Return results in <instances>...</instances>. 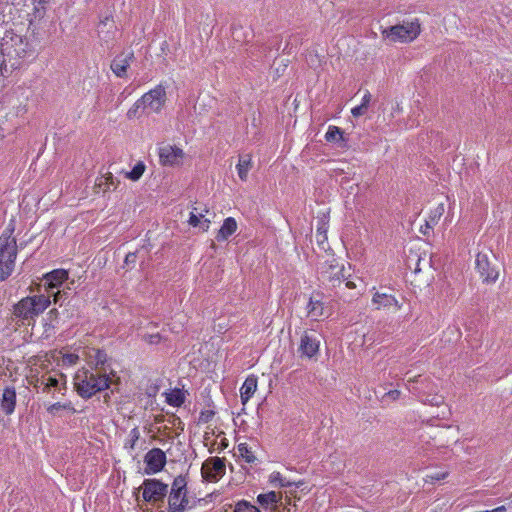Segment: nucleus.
<instances>
[{
  "instance_id": "1",
  "label": "nucleus",
  "mask_w": 512,
  "mask_h": 512,
  "mask_svg": "<svg viewBox=\"0 0 512 512\" xmlns=\"http://www.w3.org/2000/svg\"><path fill=\"white\" fill-rule=\"evenodd\" d=\"M3 63L17 69L21 62L33 55V49L28 39L13 31H6L0 44Z\"/></svg>"
},
{
  "instance_id": "2",
  "label": "nucleus",
  "mask_w": 512,
  "mask_h": 512,
  "mask_svg": "<svg viewBox=\"0 0 512 512\" xmlns=\"http://www.w3.org/2000/svg\"><path fill=\"white\" fill-rule=\"evenodd\" d=\"M51 304L50 296L41 294L27 296L14 305L13 315L16 319L30 324L37 316L43 313Z\"/></svg>"
},
{
  "instance_id": "3",
  "label": "nucleus",
  "mask_w": 512,
  "mask_h": 512,
  "mask_svg": "<svg viewBox=\"0 0 512 512\" xmlns=\"http://www.w3.org/2000/svg\"><path fill=\"white\" fill-rule=\"evenodd\" d=\"M74 386L82 398H91L96 393L108 389L110 379L106 374L99 375L88 370L78 371L74 377Z\"/></svg>"
},
{
  "instance_id": "4",
  "label": "nucleus",
  "mask_w": 512,
  "mask_h": 512,
  "mask_svg": "<svg viewBox=\"0 0 512 512\" xmlns=\"http://www.w3.org/2000/svg\"><path fill=\"white\" fill-rule=\"evenodd\" d=\"M187 494V478L184 475H178L168 490L167 512H185L187 509H191Z\"/></svg>"
},
{
  "instance_id": "5",
  "label": "nucleus",
  "mask_w": 512,
  "mask_h": 512,
  "mask_svg": "<svg viewBox=\"0 0 512 512\" xmlns=\"http://www.w3.org/2000/svg\"><path fill=\"white\" fill-rule=\"evenodd\" d=\"M17 243L9 235L0 236V281L6 280L13 272L17 257Z\"/></svg>"
},
{
  "instance_id": "6",
  "label": "nucleus",
  "mask_w": 512,
  "mask_h": 512,
  "mask_svg": "<svg viewBox=\"0 0 512 512\" xmlns=\"http://www.w3.org/2000/svg\"><path fill=\"white\" fill-rule=\"evenodd\" d=\"M420 23L418 19L403 21L402 24L391 26L383 30L382 35L391 42H410L420 34Z\"/></svg>"
},
{
  "instance_id": "7",
  "label": "nucleus",
  "mask_w": 512,
  "mask_h": 512,
  "mask_svg": "<svg viewBox=\"0 0 512 512\" xmlns=\"http://www.w3.org/2000/svg\"><path fill=\"white\" fill-rule=\"evenodd\" d=\"M145 502L162 505L168 494V485L156 478L145 479L139 488Z\"/></svg>"
},
{
  "instance_id": "8",
  "label": "nucleus",
  "mask_w": 512,
  "mask_h": 512,
  "mask_svg": "<svg viewBox=\"0 0 512 512\" xmlns=\"http://www.w3.org/2000/svg\"><path fill=\"white\" fill-rule=\"evenodd\" d=\"M344 267L335 259L324 262L319 271V280L323 285L329 288H335L341 284L345 276L343 274Z\"/></svg>"
},
{
  "instance_id": "9",
  "label": "nucleus",
  "mask_w": 512,
  "mask_h": 512,
  "mask_svg": "<svg viewBox=\"0 0 512 512\" xmlns=\"http://www.w3.org/2000/svg\"><path fill=\"white\" fill-rule=\"evenodd\" d=\"M476 269L485 283H494L499 276V269L496 264V258L492 255L490 259L486 253H478L476 256Z\"/></svg>"
},
{
  "instance_id": "10",
  "label": "nucleus",
  "mask_w": 512,
  "mask_h": 512,
  "mask_svg": "<svg viewBox=\"0 0 512 512\" xmlns=\"http://www.w3.org/2000/svg\"><path fill=\"white\" fill-rule=\"evenodd\" d=\"M166 102L165 87L157 85L140 98V104L143 105V111L159 113L164 107Z\"/></svg>"
},
{
  "instance_id": "11",
  "label": "nucleus",
  "mask_w": 512,
  "mask_h": 512,
  "mask_svg": "<svg viewBox=\"0 0 512 512\" xmlns=\"http://www.w3.org/2000/svg\"><path fill=\"white\" fill-rule=\"evenodd\" d=\"M225 471V459L219 457L206 459L201 468L202 477L208 482L219 481L225 475Z\"/></svg>"
},
{
  "instance_id": "12",
  "label": "nucleus",
  "mask_w": 512,
  "mask_h": 512,
  "mask_svg": "<svg viewBox=\"0 0 512 512\" xmlns=\"http://www.w3.org/2000/svg\"><path fill=\"white\" fill-rule=\"evenodd\" d=\"M146 475L160 472L166 464V455L160 448H153L144 457Z\"/></svg>"
},
{
  "instance_id": "13",
  "label": "nucleus",
  "mask_w": 512,
  "mask_h": 512,
  "mask_svg": "<svg viewBox=\"0 0 512 512\" xmlns=\"http://www.w3.org/2000/svg\"><path fill=\"white\" fill-rule=\"evenodd\" d=\"M44 380H46L43 388L44 393L51 394L52 397H55V392L65 395L67 391V381L63 373H45Z\"/></svg>"
},
{
  "instance_id": "14",
  "label": "nucleus",
  "mask_w": 512,
  "mask_h": 512,
  "mask_svg": "<svg viewBox=\"0 0 512 512\" xmlns=\"http://www.w3.org/2000/svg\"><path fill=\"white\" fill-rule=\"evenodd\" d=\"M320 340L315 334L304 331L300 338L298 352L300 357L313 358L319 352Z\"/></svg>"
},
{
  "instance_id": "15",
  "label": "nucleus",
  "mask_w": 512,
  "mask_h": 512,
  "mask_svg": "<svg viewBox=\"0 0 512 512\" xmlns=\"http://www.w3.org/2000/svg\"><path fill=\"white\" fill-rule=\"evenodd\" d=\"M97 32L101 44L109 47L117 34V27L113 18L110 16L104 17L98 25Z\"/></svg>"
},
{
  "instance_id": "16",
  "label": "nucleus",
  "mask_w": 512,
  "mask_h": 512,
  "mask_svg": "<svg viewBox=\"0 0 512 512\" xmlns=\"http://www.w3.org/2000/svg\"><path fill=\"white\" fill-rule=\"evenodd\" d=\"M68 279V272L64 269H55L44 276V288L47 295L51 297L54 289L61 286Z\"/></svg>"
},
{
  "instance_id": "17",
  "label": "nucleus",
  "mask_w": 512,
  "mask_h": 512,
  "mask_svg": "<svg viewBox=\"0 0 512 512\" xmlns=\"http://www.w3.org/2000/svg\"><path fill=\"white\" fill-rule=\"evenodd\" d=\"M183 156V150L178 147L164 145L159 148V158L161 164L163 165H178L181 162Z\"/></svg>"
},
{
  "instance_id": "18",
  "label": "nucleus",
  "mask_w": 512,
  "mask_h": 512,
  "mask_svg": "<svg viewBox=\"0 0 512 512\" xmlns=\"http://www.w3.org/2000/svg\"><path fill=\"white\" fill-rule=\"evenodd\" d=\"M134 60V53H120L111 62L112 72L119 78L127 77V69Z\"/></svg>"
},
{
  "instance_id": "19",
  "label": "nucleus",
  "mask_w": 512,
  "mask_h": 512,
  "mask_svg": "<svg viewBox=\"0 0 512 512\" xmlns=\"http://www.w3.org/2000/svg\"><path fill=\"white\" fill-rule=\"evenodd\" d=\"M1 408L6 415H11L16 407V390L14 387H6L0 400Z\"/></svg>"
},
{
  "instance_id": "20",
  "label": "nucleus",
  "mask_w": 512,
  "mask_h": 512,
  "mask_svg": "<svg viewBox=\"0 0 512 512\" xmlns=\"http://www.w3.org/2000/svg\"><path fill=\"white\" fill-rule=\"evenodd\" d=\"M258 504L265 510L281 506V495L275 491L262 493L257 496Z\"/></svg>"
},
{
  "instance_id": "21",
  "label": "nucleus",
  "mask_w": 512,
  "mask_h": 512,
  "mask_svg": "<svg viewBox=\"0 0 512 512\" xmlns=\"http://www.w3.org/2000/svg\"><path fill=\"white\" fill-rule=\"evenodd\" d=\"M372 302L376 305V309L389 308L394 306L396 310L400 309L398 300L393 296L386 293L376 292L372 298Z\"/></svg>"
},
{
  "instance_id": "22",
  "label": "nucleus",
  "mask_w": 512,
  "mask_h": 512,
  "mask_svg": "<svg viewBox=\"0 0 512 512\" xmlns=\"http://www.w3.org/2000/svg\"><path fill=\"white\" fill-rule=\"evenodd\" d=\"M257 389V378L255 376H249L244 381L240 389V397L243 404H246L248 400L253 396Z\"/></svg>"
},
{
  "instance_id": "23",
  "label": "nucleus",
  "mask_w": 512,
  "mask_h": 512,
  "mask_svg": "<svg viewBox=\"0 0 512 512\" xmlns=\"http://www.w3.org/2000/svg\"><path fill=\"white\" fill-rule=\"evenodd\" d=\"M237 230V222L234 218L228 217L224 220L216 236L217 241H225Z\"/></svg>"
},
{
  "instance_id": "24",
  "label": "nucleus",
  "mask_w": 512,
  "mask_h": 512,
  "mask_svg": "<svg viewBox=\"0 0 512 512\" xmlns=\"http://www.w3.org/2000/svg\"><path fill=\"white\" fill-rule=\"evenodd\" d=\"M88 361L90 364H93L98 368L99 366H103L107 361V354L105 351L92 348L87 353Z\"/></svg>"
},
{
  "instance_id": "25",
  "label": "nucleus",
  "mask_w": 512,
  "mask_h": 512,
  "mask_svg": "<svg viewBox=\"0 0 512 512\" xmlns=\"http://www.w3.org/2000/svg\"><path fill=\"white\" fill-rule=\"evenodd\" d=\"M236 168L239 178L242 181H246L248 177V172L251 168V156L249 154L240 156Z\"/></svg>"
},
{
  "instance_id": "26",
  "label": "nucleus",
  "mask_w": 512,
  "mask_h": 512,
  "mask_svg": "<svg viewBox=\"0 0 512 512\" xmlns=\"http://www.w3.org/2000/svg\"><path fill=\"white\" fill-rule=\"evenodd\" d=\"M268 52L264 44H254L246 49V57L255 61L261 60Z\"/></svg>"
},
{
  "instance_id": "27",
  "label": "nucleus",
  "mask_w": 512,
  "mask_h": 512,
  "mask_svg": "<svg viewBox=\"0 0 512 512\" xmlns=\"http://www.w3.org/2000/svg\"><path fill=\"white\" fill-rule=\"evenodd\" d=\"M308 316L313 318L314 320H317L319 317L323 316L324 314V306L323 303L316 300L314 301L312 298L310 299L308 305Z\"/></svg>"
},
{
  "instance_id": "28",
  "label": "nucleus",
  "mask_w": 512,
  "mask_h": 512,
  "mask_svg": "<svg viewBox=\"0 0 512 512\" xmlns=\"http://www.w3.org/2000/svg\"><path fill=\"white\" fill-rule=\"evenodd\" d=\"M232 39L238 43L248 42L249 31L245 30L241 25H232Z\"/></svg>"
},
{
  "instance_id": "29",
  "label": "nucleus",
  "mask_w": 512,
  "mask_h": 512,
  "mask_svg": "<svg viewBox=\"0 0 512 512\" xmlns=\"http://www.w3.org/2000/svg\"><path fill=\"white\" fill-rule=\"evenodd\" d=\"M444 212H445L444 204L443 203L438 204L437 207H435L431 211V213L427 219V227L433 228L438 223V221L440 220V218L442 217Z\"/></svg>"
},
{
  "instance_id": "30",
  "label": "nucleus",
  "mask_w": 512,
  "mask_h": 512,
  "mask_svg": "<svg viewBox=\"0 0 512 512\" xmlns=\"http://www.w3.org/2000/svg\"><path fill=\"white\" fill-rule=\"evenodd\" d=\"M166 401L171 406L180 407L185 402V395L182 390L174 389L167 395Z\"/></svg>"
},
{
  "instance_id": "31",
  "label": "nucleus",
  "mask_w": 512,
  "mask_h": 512,
  "mask_svg": "<svg viewBox=\"0 0 512 512\" xmlns=\"http://www.w3.org/2000/svg\"><path fill=\"white\" fill-rule=\"evenodd\" d=\"M60 410H69L73 413L75 412L70 401L64 403L56 402L47 407V412L52 416H57Z\"/></svg>"
},
{
  "instance_id": "32",
  "label": "nucleus",
  "mask_w": 512,
  "mask_h": 512,
  "mask_svg": "<svg viewBox=\"0 0 512 512\" xmlns=\"http://www.w3.org/2000/svg\"><path fill=\"white\" fill-rule=\"evenodd\" d=\"M325 139L328 142L339 143L344 140L343 131L336 126H329L328 131L325 134Z\"/></svg>"
},
{
  "instance_id": "33",
  "label": "nucleus",
  "mask_w": 512,
  "mask_h": 512,
  "mask_svg": "<svg viewBox=\"0 0 512 512\" xmlns=\"http://www.w3.org/2000/svg\"><path fill=\"white\" fill-rule=\"evenodd\" d=\"M238 452L239 455L249 464H253L257 461L256 456L246 443H241L238 445Z\"/></svg>"
},
{
  "instance_id": "34",
  "label": "nucleus",
  "mask_w": 512,
  "mask_h": 512,
  "mask_svg": "<svg viewBox=\"0 0 512 512\" xmlns=\"http://www.w3.org/2000/svg\"><path fill=\"white\" fill-rule=\"evenodd\" d=\"M145 171V165L143 162H138L133 169L126 174L127 178L137 181L141 178Z\"/></svg>"
},
{
  "instance_id": "35",
  "label": "nucleus",
  "mask_w": 512,
  "mask_h": 512,
  "mask_svg": "<svg viewBox=\"0 0 512 512\" xmlns=\"http://www.w3.org/2000/svg\"><path fill=\"white\" fill-rule=\"evenodd\" d=\"M269 481L270 483L279 485L281 487H289L293 485L292 482L287 481L284 477H282L281 473L279 472L271 473L269 476Z\"/></svg>"
},
{
  "instance_id": "36",
  "label": "nucleus",
  "mask_w": 512,
  "mask_h": 512,
  "mask_svg": "<svg viewBox=\"0 0 512 512\" xmlns=\"http://www.w3.org/2000/svg\"><path fill=\"white\" fill-rule=\"evenodd\" d=\"M27 381L29 385L33 386V388L41 389L43 391L46 380H44V374L41 376L37 374H31L30 376L27 377Z\"/></svg>"
},
{
  "instance_id": "37",
  "label": "nucleus",
  "mask_w": 512,
  "mask_h": 512,
  "mask_svg": "<svg viewBox=\"0 0 512 512\" xmlns=\"http://www.w3.org/2000/svg\"><path fill=\"white\" fill-rule=\"evenodd\" d=\"M140 438V431L137 427L133 428L129 433V439L125 443V448L133 450Z\"/></svg>"
},
{
  "instance_id": "38",
  "label": "nucleus",
  "mask_w": 512,
  "mask_h": 512,
  "mask_svg": "<svg viewBox=\"0 0 512 512\" xmlns=\"http://www.w3.org/2000/svg\"><path fill=\"white\" fill-rule=\"evenodd\" d=\"M234 512H260V510L251 503L242 500L236 504Z\"/></svg>"
},
{
  "instance_id": "39",
  "label": "nucleus",
  "mask_w": 512,
  "mask_h": 512,
  "mask_svg": "<svg viewBox=\"0 0 512 512\" xmlns=\"http://www.w3.org/2000/svg\"><path fill=\"white\" fill-rule=\"evenodd\" d=\"M51 296L53 297V302L62 307L65 301L68 299V291L57 290L56 292H52Z\"/></svg>"
},
{
  "instance_id": "40",
  "label": "nucleus",
  "mask_w": 512,
  "mask_h": 512,
  "mask_svg": "<svg viewBox=\"0 0 512 512\" xmlns=\"http://www.w3.org/2000/svg\"><path fill=\"white\" fill-rule=\"evenodd\" d=\"M137 261V254L136 252H129L124 260V264L127 268L131 269L135 266Z\"/></svg>"
},
{
  "instance_id": "41",
  "label": "nucleus",
  "mask_w": 512,
  "mask_h": 512,
  "mask_svg": "<svg viewBox=\"0 0 512 512\" xmlns=\"http://www.w3.org/2000/svg\"><path fill=\"white\" fill-rule=\"evenodd\" d=\"M103 179H104V181L101 180L98 185L100 187L105 185L106 188H104V191L109 189L110 186H114L115 185L114 177H113V175L111 173H108L105 176H103Z\"/></svg>"
},
{
  "instance_id": "42",
  "label": "nucleus",
  "mask_w": 512,
  "mask_h": 512,
  "mask_svg": "<svg viewBox=\"0 0 512 512\" xmlns=\"http://www.w3.org/2000/svg\"><path fill=\"white\" fill-rule=\"evenodd\" d=\"M139 109H142V110H143V105H142V104H140V99H138V100L134 103V105H133V106L128 110V112H127V117H128L129 119H132V118L136 117Z\"/></svg>"
},
{
  "instance_id": "43",
  "label": "nucleus",
  "mask_w": 512,
  "mask_h": 512,
  "mask_svg": "<svg viewBox=\"0 0 512 512\" xmlns=\"http://www.w3.org/2000/svg\"><path fill=\"white\" fill-rule=\"evenodd\" d=\"M143 340L149 344H158L161 341V335L159 333L156 334H144Z\"/></svg>"
},
{
  "instance_id": "44",
  "label": "nucleus",
  "mask_w": 512,
  "mask_h": 512,
  "mask_svg": "<svg viewBox=\"0 0 512 512\" xmlns=\"http://www.w3.org/2000/svg\"><path fill=\"white\" fill-rule=\"evenodd\" d=\"M419 381H422L421 380V376H417V377H414V378H410L407 380V386H408V389L413 392L414 394L416 395H420V389L418 387H415V386H411L412 383H418Z\"/></svg>"
},
{
  "instance_id": "45",
  "label": "nucleus",
  "mask_w": 512,
  "mask_h": 512,
  "mask_svg": "<svg viewBox=\"0 0 512 512\" xmlns=\"http://www.w3.org/2000/svg\"><path fill=\"white\" fill-rule=\"evenodd\" d=\"M287 502L284 503L281 500V506L277 508H272L271 511L273 512H290L291 511V501L290 498H286Z\"/></svg>"
},
{
  "instance_id": "46",
  "label": "nucleus",
  "mask_w": 512,
  "mask_h": 512,
  "mask_svg": "<svg viewBox=\"0 0 512 512\" xmlns=\"http://www.w3.org/2000/svg\"><path fill=\"white\" fill-rule=\"evenodd\" d=\"M400 395L401 392L399 390H390L382 396V401H386L388 399L395 401L400 397Z\"/></svg>"
},
{
  "instance_id": "47",
  "label": "nucleus",
  "mask_w": 512,
  "mask_h": 512,
  "mask_svg": "<svg viewBox=\"0 0 512 512\" xmlns=\"http://www.w3.org/2000/svg\"><path fill=\"white\" fill-rule=\"evenodd\" d=\"M201 218H204V215L202 213L196 215L194 212H191L188 223L193 227H197L200 225Z\"/></svg>"
},
{
  "instance_id": "48",
  "label": "nucleus",
  "mask_w": 512,
  "mask_h": 512,
  "mask_svg": "<svg viewBox=\"0 0 512 512\" xmlns=\"http://www.w3.org/2000/svg\"><path fill=\"white\" fill-rule=\"evenodd\" d=\"M214 416V412L211 410H205L200 413L199 421L203 423H207Z\"/></svg>"
},
{
  "instance_id": "49",
  "label": "nucleus",
  "mask_w": 512,
  "mask_h": 512,
  "mask_svg": "<svg viewBox=\"0 0 512 512\" xmlns=\"http://www.w3.org/2000/svg\"><path fill=\"white\" fill-rule=\"evenodd\" d=\"M368 108H366L365 106L363 107V105H358L356 107H354L352 110H351V113L354 117H360L362 115H364L366 112H367Z\"/></svg>"
},
{
  "instance_id": "50",
  "label": "nucleus",
  "mask_w": 512,
  "mask_h": 512,
  "mask_svg": "<svg viewBox=\"0 0 512 512\" xmlns=\"http://www.w3.org/2000/svg\"><path fill=\"white\" fill-rule=\"evenodd\" d=\"M371 97L372 96H371L370 92L366 91L362 98L361 105H363V107L365 106L366 108H368L370 101H371Z\"/></svg>"
},
{
  "instance_id": "51",
  "label": "nucleus",
  "mask_w": 512,
  "mask_h": 512,
  "mask_svg": "<svg viewBox=\"0 0 512 512\" xmlns=\"http://www.w3.org/2000/svg\"><path fill=\"white\" fill-rule=\"evenodd\" d=\"M34 10L36 18H42L45 14V9H43L42 6L37 5Z\"/></svg>"
},
{
  "instance_id": "52",
  "label": "nucleus",
  "mask_w": 512,
  "mask_h": 512,
  "mask_svg": "<svg viewBox=\"0 0 512 512\" xmlns=\"http://www.w3.org/2000/svg\"><path fill=\"white\" fill-rule=\"evenodd\" d=\"M77 359L78 356L74 354H68L65 358V360L70 364H75Z\"/></svg>"
},
{
  "instance_id": "53",
  "label": "nucleus",
  "mask_w": 512,
  "mask_h": 512,
  "mask_svg": "<svg viewBox=\"0 0 512 512\" xmlns=\"http://www.w3.org/2000/svg\"><path fill=\"white\" fill-rule=\"evenodd\" d=\"M200 226H201L203 231H207L209 226H210V220L209 219H204L202 222L200 221Z\"/></svg>"
},
{
  "instance_id": "54",
  "label": "nucleus",
  "mask_w": 512,
  "mask_h": 512,
  "mask_svg": "<svg viewBox=\"0 0 512 512\" xmlns=\"http://www.w3.org/2000/svg\"><path fill=\"white\" fill-rule=\"evenodd\" d=\"M433 228H428L427 227V221L425 222V225L421 227L420 231L422 234L424 235H428L430 230H432Z\"/></svg>"
},
{
  "instance_id": "55",
  "label": "nucleus",
  "mask_w": 512,
  "mask_h": 512,
  "mask_svg": "<svg viewBox=\"0 0 512 512\" xmlns=\"http://www.w3.org/2000/svg\"><path fill=\"white\" fill-rule=\"evenodd\" d=\"M445 476H446V473H443V474H439V473H437V474H435V475H431V476H430V478H431L432 480H440V479L445 478Z\"/></svg>"
},
{
  "instance_id": "56",
  "label": "nucleus",
  "mask_w": 512,
  "mask_h": 512,
  "mask_svg": "<svg viewBox=\"0 0 512 512\" xmlns=\"http://www.w3.org/2000/svg\"><path fill=\"white\" fill-rule=\"evenodd\" d=\"M505 511H506L505 507L504 506H500V507H497V508H495L493 510H487L486 512H505Z\"/></svg>"
},
{
  "instance_id": "57",
  "label": "nucleus",
  "mask_w": 512,
  "mask_h": 512,
  "mask_svg": "<svg viewBox=\"0 0 512 512\" xmlns=\"http://www.w3.org/2000/svg\"><path fill=\"white\" fill-rule=\"evenodd\" d=\"M316 236H317V238H318V241H319V242H320V241H323L324 239H326V235H325V233H322V232H320L319 230H318V232H317V235H316Z\"/></svg>"
},
{
  "instance_id": "58",
  "label": "nucleus",
  "mask_w": 512,
  "mask_h": 512,
  "mask_svg": "<svg viewBox=\"0 0 512 512\" xmlns=\"http://www.w3.org/2000/svg\"><path fill=\"white\" fill-rule=\"evenodd\" d=\"M48 3V0H38V6H42L45 9V5Z\"/></svg>"
},
{
  "instance_id": "59",
  "label": "nucleus",
  "mask_w": 512,
  "mask_h": 512,
  "mask_svg": "<svg viewBox=\"0 0 512 512\" xmlns=\"http://www.w3.org/2000/svg\"><path fill=\"white\" fill-rule=\"evenodd\" d=\"M48 314L50 315V317H52V316L57 317V315H58V310H57V309H52V310H50V311H49V313H48Z\"/></svg>"
},
{
  "instance_id": "60",
  "label": "nucleus",
  "mask_w": 512,
  "mask_h": 512,
  "mask_svg": "<svg viewBox=\"0 0 512 512\" xmlns=\"http://www.w3.org/2000/svg\"><path fill=\"white\" fill-rule=\"evenodd\" d=\"M345 285H346V287H347V288H349V289H352V288H354V287H355L354 283H353V282H350V281L346 282V284H345Z\"/></svg>"
}]
</instances>
